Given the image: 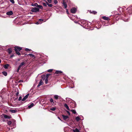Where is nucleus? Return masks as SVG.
I'll return each instance as SVG.
<instances>
[{"label": "nucleus", "mask_w": 132, "mask_h": 132, "mask_svg": "<svg viewBox=\"0 0 132 132\" xmlns=\"http://www.w3.org/2000/svg\"><path fill=\"white\" fill-rule=\"evenodd\" d=\"M46 78L45 75H44L42 76V78L43 80H44Z\"/></svg>", "instance_id": "nucleus-36"}, {"label": "nucleus", "mask_w": 132, "mask_h": 132, "mask_svg": "<svg viewBox=\"0 0 132 132\" xmlns=\"http://www.w3.org/2000/svg\"><path fill=\"white\" fill-rule=\"evenodd\" d=\"M39 9L37 7H32L31 9V11L33 12H37L39 11Z\"/></svg>", "instance_id": "nucleus-1"}, {"label": "nucleus", "mask_w": 132, "mask_h": 132, "mask_svg": "<svg viewBox=\"0 0 132 132\" xmlns=\"http://www.w3.org/2000/svg\"><path fill=\"white\" fill-rule=\"evenodd\" d=\"M34 105V104L33 103H31L30 105H29L28 107L29 108H31V107H33Z\"/></svg>", "instance_id": "nucleus-18"}, {"label": "nucleus", "mask_w": 132, "mask_h": 132, "mask_svg": "<svg viewBox=\"0 0 132 132\" xmlns=\"http://www.w3.org/2000/svg\"><path fill=\"white\" fill-rule=\"evenodd\" d=\"M39 22V21L38 22H36V24H39L40 23H40V22Z\"/></svg>", "instance_id": "nucleus-46"}, {"label": "nucleus", "mask_w": 132, "mask_h": 132, "mask_svg": "<svg viewBox=\"0 0 132 132\" xmlns=\"http://www.w3.org/2000/svg\"><path fill=\"white\" fill-rule=\"evenodd\" d=\"M53 70L52 69L48 70L47 71L48 72H51Z\"/></svg>", "instance_id": "nucleus-37"}, {"label": "nucleus", "mask_w": 132, "mask_h": 132, "mask_svg": "<svg viewBox=\"0 0 132 132\" xmlns=\"http://www.w3.org/2000/svg\"><path fill=\"white\" fill-rule=\"evenodd\" d=\"M14 56V55H12L10 57L11 58L12 57Z\"/></svg>", "instance_id": "nucleus-49"}, {"label": "nucleus", "mask_w": 132, "mask_h": 132, "mask_svg": "<svg viewBox=\"0 0 132 132\" xmlns=\"http://www.w3.org/2000/svg\"><path fill=\"white\" fill-rule=\"evenodd\" d=\"M102 18L106 20H110V19L108 17H107L106 16H103L102 17Z\"/></svg>", "instance_id": "nucleus-8"}, {"label": "nucleus", "mask_w": 132, "mask_h": 132, "mask_svg": "<svg viewBox=\"0 0 132 132\" xmlns=\"http://www.w3.org/2000/svg\"><path fill=\"white\" fill-rule=\"evenodd\" d=\"M22 97L21 96H20L19 97V99H18L19 101H20L21 100H22Z\"/></svg>", "instance_id": "nucleus-38"}, {"label": "nucleus", "mask_w": 132, "mask_h": 132, "mask_svg": "<svg viewBox=\"0 0 132 132\" xmlns=\"http://www.w3.org/2000/svg\"><path fill=\"white\" fill-rule=\"evenodd\" d=\"M28 55L30 56L31 57H34L35 56L34 55L31 54H29Z\"/></svg>", "instance_id": "nucleus-28"}, {"label": "nucleus", "mask_w": 132, "mask_h": 132, "mask_svg": "<svg viewBox=\"0 0 132 132\" xmlns=\"http://www.w3.org/2000/svg\"><path fill=\"white\" fill-rule=\"evenodd\" d=\"M66 12H67V14H68L69 13V12H68V9H66Z\"/></svg>", "instance_id": "nucleus-48"}, {"label": "nucleus", "mask_w": 132, "mask_h": 132, "mask_svg": "<svg viewBox=\"0 0 132 132\" xmlns=\"http://www.w3.org/2000/svg\"><path fill=\"white\" fill-rule=\"evenodd\" d=\"M9 64H7L5 65H4L3 67L5 69H7L8 68V67L9 66Z\"/></svg>", "instance_id": "nucleus-17"}, {"label": "nucleus", "mask_w": 132, "mask_h": 132, "mask_svg": "<svg viewBox=\"0 0 132 132\" xmlns=\"http://www.w3.org/2000/svg\"><path fill=\"white\" fill-rule=\"evenodd\" d=\"M46 2V3L47 5L48 6L51 7H52L53 5L52 4H49L47 2Z\"/></svg>", "instance_id": "nucleus-20"}, {"label": "nucleus", "mask_w": 132, "mask_h": 132, "mask_svg": "<svg viewBox=\"0 0 132 132\" xmlns=\"http://www.w3.org/2000/svg\"><path fill=\"white\" fill-rule=\"evenodd\" d=\"M42 4H43V5L44 6H45V7H47V4L46 3H46H42Z\"/></svg>", "instance_id": "nucleus-24"}, {"label": "nucleus", "mask_w": 132, "mask_h": 132, "mask_svg": "<svg viewBox=\"0 0 132 132\" xmlns=\"http://www.w3.org/2000/svg\"><path fill=\"white\" fill-rule=\"evenodd\" d=\"M62 72L60 71H56L55 72V73L57 74H59L62 73Z\"/></svg>", "instance_id": "nucleus-13"}, {"label": "nucleus", "mask_w": 132, "mask_h": 132, "mask_svg": "<svg viewBox=\"0 0 132 132\" xmlns=\"http://www.w3.org/2000/svg\"><path fill=\"white\" fill-rule=\"evenodd\" d=\"M45 2H47L46 0H44Z\"/></svg>", "instance_id": "nucleus-51"}, {"label": "nucleus", "mask_w": 132, "mask_h": 132, "mask_svg": "<svg viewBox=\"0 0 132 132\" xmlns=\"http://www.w3.org/2000/svg\"><path fill=\"white\" fill-rule=\"evenodd\" d=\"M72 130L73 132H80V131L77 128L75 129H73Z\"/></svg>", "instance_id": "nucleus-15"}, {"label": "nucleus", "mask_w": 132, "mask_h": 132, "mask_svg": "<svg viewBox=\"0 0 132 132\" xmlns=\"http://www.w3.org/2000/svg\"><path fill=\"white\" fill-rule=\"evenodd\" d=\"M15 51H20L22 49V48L19 46H15Z\"/></svg>", "instance_id": "nucleus-2"}, {"label": "nucleus", "mask_w": 132, "mask_h": 132, "mask_svg": "<svg viewBox=\"0 0 132 132\" xmlns=\"http://www.w3.org/2000/svg\"><path fill=\"white\" fill-rule=\"evenodd\" d=\"M25 63L24 62H22L20 64V65H19V68H21L22 66L24 65L25 66Z\"/></svg>", "instance_id": "nucleus-9"}, {"label": "nucleus", "mask_w": 132, "mask_h": 132, "mask_svg": "<svg viewBox=\"0 0 132 132\" xmlns=\"http://www.w3.org/2000/svg\"><path fill=\"white\" fill-rule=\"evenodd\" d=\"M19 94V92H17L16 93V95L17 96H18Z\"/></svg>", "instance_id": "nucleus-47"}, {"label": "nucleus", "mask_w": 132, "mask_h": 132, "mask_svg": "<svg viewBox=\"0 0 132 132\" xmlns=\"http://www.w3.org/2000/svg\"><path fill=\"white\" fill-rule=\"evenodd\" d=\"M13 13L12 11H10L7 12L6 14L8 15H12L13 14Z\"/></svg>", "instance_id": "nucleus-7"}, {"label": "nucleus", "mask_w": 132, "mask_h": 132, "mask_svg": "<svg viewBox=\"0 0 132 132\" xmlns=\"http://www.w3.org/2000/svg\"><path fill=\"white\" fill-rule=\"evenodd\" d=\"M20 68H19V67H18V69L17 70V72H19V70H20Z\"/></svg>", "instance_id": "nucleus-44"}, {"label": "nucleus", "mask_w": 132, "mask_h": 132, "mask_svg": "<svg viewBox=\"0 0 132 132\" xmlns=\"http://www.w3.org/2000/svg\"><path fill=\"white\" fill-rule=\"evenodd\" d=\"M50 102L51 103H52L53 102V99L52 98H51L50 100Z\"/></svg>", "instance_id": "nucleus-40"}, {"label": "nucleus", "mask_w": 132, "mask_h": 132, "mask_svg": "<svg viewBox=\"0 0 132 132\" xmlns=\"http://www.w3.org/2000/svg\"><path fill=\"white\" fill-rule=\"evenodd\" d=\"M48 79L46 78L45 80V83L46 84L48 83Z\"/></svg>", "instance_id": "nucleus-30"}, {"label": "nucleus", "mask_w": 132, "mask_h": 132, "mask_svg": "<svg viewBox=\"0 0 132 132\" xmlns=\"http://www.w3.org/2000/svg\"><path fill=\"white\" fill-rule=\"evenodd\" d=\"M38 4L37 3H35L34 4V5H32V6H35L38 7Z\"/></svg>", "instance_id": "nucleus-39"}, {"label": "nucleus", "mask_w": 132, "mask_h": 132, "mask_svg": "<svg viewBox=\"0 0 132 132\" xmlns=\"http://www.w3.org/2000/svg\"><path fill=\"white\" fill-rule=\"evenodd\" d=\"M43 84V82L42 81V79H41L39 82V84H38V85L37 86V87H38L40 86L41 85H42Z\"/></svg>", "instance_id": "nucleus-10"}, {"label": "nucleus", "mask_w": 132, "mask_h": 132, "mask_svg": "<svg viewBox=\"0 0 132 132\" xmlns=\"http://www.w3.org/2000/svg\"><path fill=\"white\" fill-rule=\"evenodd\" d=\"M10 1L12 3V4H14V0H10Z\"/></svg>", "instance_id": "nucleus-34"}, {"label": "nucleus", "mask_w": 132, "mask_h": 132, "mask_svg": "<svg viewBox=\"0 0 132 132\" xmlns=\"http://www.w3.org/2000/svg\"><path fill=\"white\" fill-rule=\"evenodd\" d=\"M65 8H66L67 7V4L65 3V2L64 0H63V3Z\"/></svg>", "instance_id": "nucleus-11"}, {"label": "nucleus", "mask_w": 132, "mask_h": 132, "mask_svg": "<svg viewBox=\"0 0 132 132\" xmlns=\"http://www.w3.org/2000/svg\"><path fill=\"white\" fill-rule=\"evenodd\" d=\"M2 73L5 76H6L7 75V73L6 71H3V72H2Z\"/></svg>", "instance_id": "nucleus-19"}, {"label": "nucleus", "mask_w": 132, "mask_h": 132, "mask_svg": "<svg viewBox=\"0 0 132 132\" xmlns=\"http://www.w3.org/2000/svg\"><path fill=\"white\" fill-rule=\"evenodd\" d=\"M8 51L9 54H10L12 52V49L11 48H8Z\"/></svg>", "instance_id": "nucleus-14"}, {"label": "nucleus", "mask_w": 132, "mask_h": 132, "mask_svg": "<svg viewBox=\"0 0 132 132\" xmlns=\"http://www.w3.org/2000/svg\"><path fill=\"white\" fill-rule=\"evenodd\" d=\"M52 104L53 105H55L56 104V101H53V102H52Z\"/></svg>", "instance_id": "nucleus-21"}, {"label": "nucleus", "mask_w": 132, "mask_h": 132, "mask_svg": "<svg viewBox=\"0 0 132 132\" xmlns=\"http://www.w3.org/2000/svg\"><path fill=\"white\" fill-rule=\"evenodd\" d=\"M25 50V51H30L31 50V49H28V48H26Z\"/></svg>", "instance_id": "nucleus-32"}, {"label": "nucleus", "mask_w": 132, "mask_h": 132, "mask_svg": "<svg viewBox=\"0 0 132 132\" xmlns=\"http://www.w3.org/2000/svg\"><path fill=\"white\" fill-rule=\"evenodd\" d=\"M77 11V9L75 7H73L71 10V12L72 13H75Z\"/></svg>", "instance_id": "nucleus-3"}, {"label": "nucleus", "mask_w": 132, "mask_h": 132, "mask_svg": "<svg viewBox=\"0 0 132 132\" xmlns=\"http://www.w3.org/2000/svg\"><path fill=\"white\" fill-rule=\"evenodd\" d=\"M70 111L71 112H72L75 114H76V111L75 110H73V109H72V110H70Z\"/></svg>", "instance_id": "nucleus-22"}, {"label": "nucleus", "mask_w": 132, "mask_h": 132, "mask_svg": "<svg viewBox=\"0 0 132 132\" xmlns=\"http://www.w3.org/2000/svg\"><path fill=\"white\" fill-rule=\"evenodd\" d=\"M10 112L12 113H15L17 111L16 110H10Z\"/></svg>", "instance_id": "nucleus-16"}, {"label": "nucleus", "mask_w": 132, "mask_h": 132, "mask_svg": "<svg viewBox=\"0 0 132 132\" xmlns=\"http://www.w3.org/2000/svg\"><path fill=\"white\" fill-rule=\"evenodd\" d=\"M64 105V106L67 109V110H70L67 104H65Z\"/></svg>", "instance_id": "nucleus-12"}, {"label": "nucleus", "mask_w": 132, "mask_h": 132, "mask_svg": "<svg viewBox=\"0 0 132 132\" xmlns=\"http://www.w3.org/2000/svg\"><path fill=\"white\" fill-rule=\"evenodd\" d=\"M58 96L57 95H55L54 96V98L55 99H57L58 98Z\"/></svg>", "instance_id": "nucleus-25"}, {"label": "nucleus", "mask_w": 132, "mask_h": 132, "mask_svg": "<svg viewBox=\"0 0 132 132\" xmlns=\"http://www.w3.org/2000/svg\"><path fill=\"white\" fill-rule=\"evenodd\" d=\"M58 118L61 121H62L60 119V118L59 117H58Z\"/></svg>", "instance_id": "nucleus-50"}, {"label": "nucleus", "mask_w": 132, "mask_h": 132, "mask_svg": "<svg viewBox=\"0 0 132 132\" xmlns=\"http://www.w3.org/2000/svg\"><path fill=\"white\" fill-rule=\"evenodd\" d=\"M1 60L0 59V64L1 63Z\"/></svg>", "instance_id": "nucleus-52"}, {"label": "nucleus", "mask_w": 132, "mask_h": 132, "mask_svg": "<svg viewBox=\"0 0 132 132\" xmlns=\"http://www.w3.org/2000/svg\"><path fill=\"white\" fill-rule=\"evenodd\" d=\"M92 13L95 14H96L97 13V12H96L95 11H93Z\"/></svg>", "instance_id": "nucleus-35"}, {"label": "nucleus", "mask_w": 132, "mask_h": 132, "mask_svg": "<svg viewBox=\"0 0 132 132\" xmlns=\"http://www.w3.org/2000/svg\"><path fill=\"white\" fill-rule=\"evenodd\" d=\"M15 52H16V54H18V55H20V53L19 52V51H15Z\"/></svg>", "instance_id": "nucleus-31"}, {"label": "nucleus", "mask_w": 132, "mask_h": 132, "mask_svg": "<svg viewBox=\"0 0 132 132\" xmlns=\"http://www.w3.org/2000/svg\"><path fill=\"white\" fill-rule=\"evenodd\" d=\"M29 94H27L25 97L22 99V101H24L29 96Z\"/></svg>", "instance_id": "nucleus-6"}, {"label": "nucleus", "mask_w": 132, "mask_h": 132, "mask_svg": "<svg viewBox=\"0 0 132 132\" xmlns=\"http://www.w3.org/2000/svg\"><path fill=\"white\" fill-rule=\"evenodd\" d=\"M47 1L49 3H51L52 2L51 0H47Z\"/></svg>", "instance_id": "nucleus-42"}, {"label": "nucleus", "mask_w": 132, "mask_h": 132, "mask_svg": "<svg viewBox=\"0 0 132 132\" xmlns=\"http://www.w3.org/2000/svg\"><path fill=\"white\" fill-rule=\"evenodd\" d=\"M37 7L41 9H42L43 8V7L42 6V5H38Z\"/></svg>", "instance_id": "nucleus-23"}, {"label": "nucleus", "mask_w": 132, "mask_h": 132, "mask_svg": "<svg viewBox=\"0 0 132 132\" xmlns=\"http://www.w3.org/2000/svg\"><path fill=\"white\" fill-rule=\"evenodd\" d=\"M76 119L77 121H78L80 119L79 117L78 116L76 117Z\"/></svg>", "instance_id": "nucleus-26"}, {"label": "nucleus", "mask_w": 132, "mask_h": 132, "mask_svg": "<svg viewBox=\"0 0 132 132\" xmlns=\"http://www.w3.org/2000/svg\"><path fill=\"white\" fill-rule=\"evenodd\" d=\"M62 116L63 118V119L65 121H66L67 119L69 118L68 116H65L64 115H62Z\"/></svg>", "instance_id": "nucleus-5"}, {"label": "nucleus", "mask_w": 132, "mask_h": 132, "mask_svg": "<svg viewBox=\"0 0 132 132\" xmlns=\"http://www.w3.org/2000/svg\"><path fill=\"white\" fill-rule=\"evenodd\" d=\"M4 117L5 119H9L12 118L11 116H8L5 114H4Z\"/></svg>", "instance_id": "nucleus-4"}, {"label": "nucleus", "mask_w": 132, "mask_h": 132, "mask_svg": "<svg viewBox=\"0 0 132 132\" xmlns=\"http://www.w3.org/2000/svg\"><path fill=\"white\" fill-rule=\"evenodd\" d=\"M56 108L53 107V108H51L50 109V110H52L53 111H54L56 110Z\"/></svg>", "instance_id": "nucleus-27"}, {"label": "nucleus", "mask_w": 132, "mask_h": 132, "mask_svg": "<svg viewBox=\"0 0 132 132\" xmlns=\"http://www.w3.org/2000/svg\"><path fill=\"white\" fill-rule=\"evenodd\" d=\"M66 112H67V113L68 114H69V115H70V113L68 111H66Z\"/></svg>", "instance_id": "nucleus-45"}, {"label": "nucleus", "mask_w": 132, "mask_h": 132, "mask_svg": "<svg viewBox=\"0 0 132 132\" xmlns=\"http://www.w3.org/2000/svg\"><path fill=\"white\" fill-rule=\"evenodd\" d=\"M11 123H12L11 121H8L7 122V123L9 125H11Z\"/></svg>", "instance_id": "nucleus-33"}, {"label": "nucleus", "mask_w": 132, "mask_h": 132, "mask_svg": "<svg viewBox=\"0 0 132 132\" xmlns=\"http://www.w3.org/2000/svg\"><path fill=\"white\" fill-rule=\"evenodd\" d=\"M57 1L56 0H54V3L55 4H56L57 3Z\"/></svg>", "instance_id": "nucleus-41"}, {"label": "nucleus", "mask_w": 132, "mask_h": 132, "mask_svg": "<svg viewBox=\"0 0 132 132\" xmlns=\"http://www.w3.org/2000/svg\"><path fill=\"white\" fill-rule=\"evenodd\" d=\"M50 75V74H47L46 75V78L48 79L49 76Z\"/></svg>", "instance_id": "nucleus-29"}, {"label": "nucleus", "mask_w": 132, "mask_h": 132, "mask_svg": "<svg viewBox=\"0 0 132 132\" xmlns=\"http://www.w3.org/2000/svg\"><path fill=\"white\" fill-rule=\"evenodd\" d=\"M43 20L42 19H40L39 20V22H42L43 21Z\"/></svg>", "instance_id": "nucleus-43"}]
</instances>
